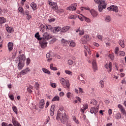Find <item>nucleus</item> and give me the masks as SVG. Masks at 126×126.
Masks as SVG:
<instances>
[{"label":"nucleus","mask_w":126,"mask_h":126,"mask_svg":"<svg viewBox=\"0 0 126 126\" xmlns=\"http://www.w3.org/2000/svg\"><path fill=\"white\" fill-rule=\"evenodd\" d=\"M95 3H97L98 5V10L101 12L104 8H106V1L105 0H94Z\"/></svg>","instance_id":"obj_2"},{"label":"nucleus","mask_w":126,"mask_h":126,"mask_svg":"<svg viewBox=\"0 0 126 126\" xmlns=\"http://www.w3.org/2000/svg\"><path fill=\"white\" fill-rule=\"evenodd\" d=\"M34 36L38 41H41L43 39V38H40V35H39V32H37Z\"/></svg>","instance_id":"obj_33"},{"label":"nucleus","mask_w":126,"mask_h":126,"mask_svg":"<svg viewBox=\"0 0 126 126\" xmlns=\"http://www.w3.org/2000/svg\"><path fill=\"white\" fill-rule=\"evenodd\" d=\"M42 29L44 30V29H46L47 31H49V30H51L52 31L53 28L52 27V26L50 25L47 24L46 26H42L41 27Z\"/></svg>","instance_id":"obj_10"},{"label":"nucleus","mask_w":126,"mask_h":126,"mask_svg":"<svg viewBox=\"0 0 126 126\" xmlns=\"http://www.w3.org/2000/svg\"><path fill=\"white\" fill-rule=\"evenodd\" d=\"M91 14L93 16V17H96L97 15H98V13L94 10L92 9L90 11Z\"/></svg>","instance_id":"obj_19"},{"label":"nucleus","mask_w":126,"mask_h":126,"mask_svg":"<svg viewBox=\"0 0 126 126\" xmlns=\"http://www.w3.org/2000/svg\"><path fill=\"white\" fill-rule=\"evenodd\" d=\"M49 5H50L51 8L52 9H54L55 10H58V4H57L56 2H54L52 0L49 1L48 2Z\"/></svg>","instance_id":"obj_4"},{"label":"nucleus","mask_w":126,"mask_h":126,"mask_svg":"<svg viewBox=\"0 0 126 126\" xmlns=\"http://www.w3.org/2000/svg\"><path fill=\"white\" fill-rule=\"evenodd\" d=\"M73 121H74V122L76 124H79V121L76 119V117H73Z\"/></svg>","instance_id":"obj_48"},{"label":"nucleus","mask_w":126,"mask_h":126,"mask_svg":"<svg viewBox=\"0 0 126 126\" xmlns=\"http://www.w3.org/2000/svg\"><path fill=\"white\" fill-rule=\"evenodd\" d=\"M119 47H116L115 49V55H117V56H119Z\"/></svg>","instance_id":"obj_45"},{"label":"nucleus","mask_w":126,"mask_h":126,"mask_svg":"<svg viewBox=\"0 0 126 126\" xmlns=\"http://www.w3.org/2000/svg\"><path fill=\"white\" fill-rule=\"evenodd\" d=\"M8 49L9 52L13 50V43L12 42H9L8 43Z\"/></svg>","instance_id":"obj_16"},{"label":"nucleus","mask_w":126,"mask_h":126,"mask_svg":"<svg viewBox=\"0 0 126 126\" xmlns=\"http://www.w3.org/2000/svg\"><path fill=\"white\" fill-rule=\"evenodd\" d=\"M44 105H45V100L41 99L39 103L38 107L39 109H43L44 107Z\"/></svg>","instance_id":"obj_14"},{"label":"nucleus","mask_w":126,"mask_h":126,"mask_svg":"<svg viewBox=\"0 0 126 126\" xmlns=\"http://www.w3.org/2000/svg\"><path fill=\"white\" fill-rule=\"evenodd\" d=\"M46 58L47 59V62H48V63L52 62V60H53V58H52V56H51V54L50 53H47L46 54Z\"/></svg>","instance_id":"obj_22"},{"label":"nucleus","mask_w":126,"mask_h":126,"mask_svg":"<svg viewBox=\"0 0 126 126\" xmlns=\"http://www.w3.org/2000/svg\"><path fill=\"white\" fill-rule=\"evenodd\" d=\"M60 82L64 88H69V81L65 80L63 78L60 79Z\"/></svg>","instance_id":"obj_3"},{"label":"nucleus","mask_w":126,"mask_h":126,"mask_svg":"<svg viewBox=\"0 0 126 126\" xmlns=\"http://www.w3.org/2000/svg\"><path fill=\"white\" fill-rule=\"evenodd\" d=\"M84 34V31L83 30L79 31V35H82Z\"/></svg>","instance_id":"obj_59"},{"label":"nucleus","mask_w":126,"mask_h":126,"mask_svg":"<svg viewBox=\"0 0 126 126\" xmlns=\"http://www.w3.org/2000/svg\"><path fill=\"white\" fill-rule=\"evenodd\" d=\"M84 38H85V39H86V41H89V35H88V34H86V35H84Z\"/></svg>","instance_id":"obj_56"},{"label":"nucleus","mask_w":126,"mask_h":126,"mask_svg":"<svg viewBox=\"0 0 126 126\" xmlns=\"http://www.w3.org/2000/svg\"><path fill=\"white\" fill-rule=\"evenodd\" d=\"M99 84L100 85V88H104V80H100L99 82Z\"/></svg>","instance_id":"obj_38"},{"label":"nucleus","mask_w":126,"mask_h":126,"mask_svg":"<svg viewBox=\"0 0 126 126\" xmlns=\"http://www.w3.org/2000/svg\"><path fill=\"white\" fill-rule=\"evenodd\" d=\"M18 10L21 12V13H24V9L22 7H18Z\"/></svg>","instance_id":"obj_44"},{"label":"nucleus","mask_w":126,"mask_h":126,"mask_svg":"<svg viewBox=\"0 0 126 126\" xmlns=\"http://www.w3.org/2000/svg\"><path fill=\"white\" fill-rule=\"evenodd\" d=\"M105 67L107 69L108 72H111L112 71V63L110 62L108 64H106Z\"/></svg>","instance_id":"obj_12"},{"label":"nucleus","mask_w":126,"mask_h":126,"mask_svg":"<svg viewBox=\"0 0 126 126\" xmlns=\"http://www.w3.org/2000/svg\"><path fill=\"white\" fill-rule=\"evenodd\" d=\"M68 118L65 113H62L58 112L56 117V119L59 122H61L62 124H65L66 121H67Z\"/></svg>","instance_id":"obj_1"},{"label":"nucleus","mask_w":126,"mask_h":126,"mask_svg":"<svg viewBox=\"0 0 126 126\" xmlns=\"http://www.w3.org/2000/svg\"><path fill=\"white\" fill-rule=\"evenodd\" d=\"M62 43H63V44H65V45H67V44H68V41L63 38L61 40Z\"/></svg>","instance_id":"obj_43"},{"label":"nucleus","mask_w":126,"mask_h":126,"mask_svg":"<svg viewBox=\"0 0 126 126\" xmlns=\"http://www.w3.org/2000/svg\"><path fill=\"white\" fill-rule=\"evenodd\" d=\"M125 55H126V53H125V52L124 51L120 52L119 56H121V57H125Z\"/></svg>","instance_id":"obj_46"},{"label":"nucleus","mask_w":126,"mask_h":126,"mask_svg":"<svg viewBox=\"0 0 126 126\" xmlns=\"http://www.w3.org/2000/svg\"><path fill=\"white\" fill-rule=\"evenodd\" d=\"M6 22V19L3 17H0V24H3V23H5Z\"/></svg>","instance_id":"obj_27"},{"label":"nucleus","mask_w":126,"mask_h":126,"mask_svg":"<svg viewBox=\"0 0 126 126\" xmlns=\"http://www.w3.org/2000/svg\"><path fill=\"white\" fill-rule=\"evenodd\" d=\"M31 6L33 10H36L37 9V5L35 2H32L31 4Z\"/></svg>","instance_id":"obj_25"},{"label":"nucleus","mask_w":126,"mask_h":126,"mask_svg":"<svg viewBox=\"0 0 126 126\" xmlns=\"http://www.w3.org/2000/svg\"><path fill=\"white\" fill-rule=\"evenodd\" d=\"M118 107L119 109H120L121 113H123V114H125V111L126 110V109H125L124 107L121 104H119L118 105Z\"/></svg>","instance_id":"obj_24"},{"label":"nucleus","mask_w":126,"mask_h":126,"mask_svg":"<svg viewBox=\"0 0 126 126\" xmlns=\"http://www.w3.org/2000/svg\"><path fill=\"white\" fill-rule=\"evenodd\" d=\"M66 96H67V98H68V99H69V98H71V97H72V96H73V94L70 92H68L66 94Z\"/></svg>","instance_id":"obj_41"},{"label":"nucleus","mask_w":126,"mask_h":126,"mask_svg":"<svg viewBox=\"0 0 126 126\" xmlns=\"http://www.w3.org/2000/svg\"><path fill=\"white\" fill-rule=\"evenodd\" d=\"M75 98L76 100H77V101H79L80 102H81V99L80 98V97L76 96Z\"/></svg>","instance_id":"obj_63"},{"label":"nucleus","mask_w":126,"mask_h":126,"mask_svg":"<svg viewBox=\"0 0 126 126\" xmlns=\"http://www.w3.org/2000/svg\"><path fill=\"white\" fill-rule=\"evenodd\" d=\"M55 20H56V19L54 18H50L48 19V21H49L50 22H54V21H55Z\"/></svg>","instance_id":"obj_53"},{"label":"nucleus","mask_w":126,"mask_h":126,"mask_svg":"<svg viewBox=\"0 0 126 126\" xmlns=\"http://www.w3.org/2000/svg\"><path fill=\"white\" fill-rule=\"evenodd\" d=\"M9 97L10 99H11V100H12V101H13V100H14V96H13V95L11 94V95H9Z\"/></svg>","instance_id":"obj_61"},{"label":"nucleus","mask_w":126,"mask_h":126,"mask_svg":"<svg viewBox=\"0 0 126 126\" xmlns=\"http://www.w3.org/2000/svg\"><path fill=\"white\" fill-rule=\"evenodd\" d=\"M1 126H8V125H7V123H5V122H2L1 124Z\"/></svg>","instance_id":"obj_64"},{"label":"nucleus","mask_w":126,"mask_h":126,"mask_svg":"<svg viewBox=\"0 0 126 126\" xmlns=\"http://www.w3.org/2000/svg\"><path fill=\"white\" fill-rule=\"evenodd\" d=\"M68 64L69 65H72V64H73V61L71 60H68Z\"/></svg>","instance_id":"obj_47"},{"label":"nucleus","mask_w":126,"mask_h":126,"mask_svg":"<svg viewBox=\"0 0 126 126\" xmlns=\"http://www.w3.org/2000/svg\"><path fill=\"white\" fill-rule=\"evenodd\" d=\"M63 12H64V10L60 8L57 10V13H58V14H63Z\"/></svg>","instance_id":"obj_29"},{"label":"nucleus","mask_w":126,"mask_h":126,"mask_svg":"<svg viewBox=\"0 0 126 126\" xmlns=\"http://www.w3.org/2000/svg\"><path fill=\"white\" fill-rule=\"evenodd\" d=\"M24 66V62H19L18 68L19 70L22 69Z\"/></svg>","instance_id":"obj_21"},{"label":"nucleus","mask_w":126,"mask_h":126,"mask_svg":"<svg viewBox=\"0 0 126 126\" xmlns=\"http://www.w3.org/2000/svg\"><path fill=\"white\" fill-rule=\"evenodd\" d=\"M65 73H66V74H69V75H72V72L69 70H65Z\"/></svg>","instance_id":"obj_49"},{"label":"nucleus","mask_w":126,"mask_h":126,"mask_svg":"<svg viewBox=\"0 0 126 126\" xmlns=\"http://www.w3.org/2000/svg\"><path fill=\"white\" fill-rule=\"evenodd\" d=\"M52 101L55 102V101H60V97L59 96H55L53 97Z\"/></svg>","instance_id":"obj_36"},{"label":"nucleus","mask_w":126,"mask_h":126,"mask_svg":"<svg viewBox=\"0 0 126 126\" xmlns=\"http://www.w3.org/2000/svg\"><path fill=\"white\" fill-rule=\"evenodd\" d=\"M31 62V60H30V58L27 59L26 63L27 65H28V64L30 63Z\"/></svg>","instance_id":"obj_55"},{"label":"nucleus","mask_w":126,"mask_h":126,"mask_svg":"<svg viewBox=\"0 0 126 126\" xmlns=\"http://www.w3.org/2000/svg\"><path fill=\"white\" fill-rule=\"evenodd\" d=\"M85 21L88 22V23H90L91 22V20H90L89 18L85 17Z\"/></svg>","instance_id":"obj_51"},{"label":"nucleus","mask_w":126,"mask_h":126,"mask_svg":"<svg viewBox=\"0 0 126 126\" xmlns=\"http://www.w3.org/2000/svg\"><path fill=\"white\" fill-rule=\"evenodd\" d=\"M92 66L94 69V71L97 70V64L96 63V61L94 60L92 63Z\"/></svg>","instance_id":"obj_20"},{"label":"nucleus","mask_w":126,"mask_h":126,"mask_svg":"<svg viewBox=\"0 0 126 126\" xmlns=\"http://www.w3.org/2000/svg\"><path fill=\"white\" fill-rule=\"evenodd\" d=\"M79 80L81 81V80H83L85 79V76L83 74H81L80 76H78Z\"/></svg>","instance_id":"obj_40"},{"label":"nucleus","mask_w":126,"mask_h":126,"mask_svg":"<svg viewBox=\"0 0 126 126\" xmlns=\"http://www.w3.org/2000/svg\"><path fill=\"white\" fill-rule=\"evenodd\" d=\"M12 122L13 123V125L14 126H21V125L15 119V118H13L12 119Z\"/></svg>","instance_id":"obj_15"},{"label":"nucleus","mask_w":126,"mask_h":126,"mask_svg":"<svg viewBox=\"0 0 126 126\" xmlns=\"http://www.w3.org/2000/svg\"><path fill=\"white\" fill-rule=\"evenodd\" d=\"M109 57L111 60V61H114V54H109Z\"/></svg>","instance_id":"obj_52"},{"label":"nucleus","mask_w":126,"mask_h":126,"mask_svg":"<svg viewBox=\"0 0 126 126\" xmlns=\"http://www.w3.org/2000/svg\"><path fill=\"white\" fill-rule=\"evenodd\" d=\"M107 9H108V10L111 11H115V12H119V8H118V6L115 5L110 6L109 7L107 8Z\"/></svg>","instance_id":"obj_5"},{"label":"nucleus","mask_w":126,"mask_h":126,"mask_svg":"<svg viewBox=\"0 0 126 126\" xmlns=\"http://www.w3.org/2000/svg\"><path fill=\"white\" fill-rule=\"evenodd\" d=\"M99 109H100V107L99 105H97L95 108V107H92L91 108V114H94V115H96L98 112H99Z\"/></svg>","instance_id":"obj_6"},{"label":"nucleus","mask_w":126,"mask_h":126,"mask_svg":"<svg viewBox=\"0 0 126 126\" xmlns=\"http://www.w3.org/2000/svg\"><path fill=\"white\" fill-rule=\"evenodd\" d=\"M119 44L122 48H125V47H126V45H125V41L123 40H119Z\"/></svg>","instance_id":"obj_26"},{"label":"nucleus","mask_w":126,"mask_h":126,"mask_svg":"<svg viewBox=\"0 0 126 126\" xmlns=\"http://www.w3.org/2000/svg\"><path fill=\"white\" fill-rule=\"evenodd\" d=\"M6 30L8 33H11L13 31L12 27H7L6 28Z\"/></svg>","instance_id":"obj_28"},{"label":"nucleus","mask_w":126,"mask_h":126,"mask_svg":"<svg viewBox=\"0 0 126 126\" xmlns=\"http://www.w3.org/2000/svg\"><path fill=\"white\" fill-rule=\"evenodd\" d=\"M12 109L14 112L16 114V115H18V109H17V107L14 105H13L12 107Z\"/></svg>","instance_id":"obj_23"},{"label":"nucleus","mask_w":126,"mask_h":126,"mask_svg":"<svg viewBox=\"0 0 126 126\" xmlns=\"http://www.w3.org/2000/svg\"><path fill=\"white\" fill-rule=\"evenodd\" d=\"M50 68L52 70H58V68L56 67H54V64L51 63L50 65Z\"/></svg>","instance_id":"obj_31"},{"label":"nucleus","mask_w":126,"mask_h":126,"mask_svg":"<svg viewBox=\"0 0 126 126\" xmlns=\"http://www.w3.org/2000/svg\"><path fill=\"white\" fill-rule=\"evenodd\" d=\"M50 111H52L53 112L55 111V105H53L51 106Z\"/></svg>","instance_id":"obj_58"},{"label":"nucleus","mask_w":126,"mask_h":126,"mask_svg":"<svg viewBox=\"0 0 126 126\" xmlns=\"http://www.w3.org/2000/svg\"><path fill=\"white\" fill-rule=\"evenodd\" d=\"M76 17H77V15H73L69 16V19H76Z\"/></svg>","instance_id":"obj_42"},{"label":"nucleus","mask_w":126,"mask_h":126,"mask_svg":"<svg viewBox=\"0 0 126 126\" xmlns=\"http://www.w3.org/2000/svg\"><path fill=\"white\" fill-rule=\"evenodd\" d=\"M68 44H69V46H70V47H75V42H74V41H68Z\"/></svg>","instance_id":"obj_32"},{"label":"nucleus","mask_w":126,"mask_h":126,"mask_svg":"<svg viewBox=\"0 0 126 126\" xmlns=\"http://www.w3.org/2000/svg\"><path fill=\"white\" fill-rule=\"evenodd\" d=\"M76 6H77V3H75L71 5L69 7L67 8V10H72L73 11V10H75V9H76Z\"/></svg>","instance_id":"obj_9"},{"label":"nucleus","mask_w":126,"mask_h":126,"mask_svg":"<svg viewBox=\"0 0 126 126\" xmlns=\"http://www.w3.org/2000/svg\"><path fill=\"white\" fill-rule=\"evenodd\" d=\"M50 39H52V34L48 33H45L43 34L42 40H50Z\"/></svg>","instance_id":"obj_8"},{"label":"nucleus","mask_w":126,"mask_h":126,"mask_svg":"<svg viewBox=\"0 0 126 126\" xmlns=\"http://www.w3.org/2000/svg\"><path fill=\"white\" fill-rule=\"evenodd\" d=\"M69 29H70V27L69 26L63 27L62 29H61V32H67Z\"/></svg>","instance_id":"obj_17"},{"label":"nucleus","mask_w":126,"mask_h":126,"mask_svg":"<svg viewBox=\"0 0 126 126\" xmlns=\"http://www.w3.org/2000/svg\"><path fill=\"white\" fill-rule=\"evenodd\" d=\"M84 48L85 50H84L85 52V55L86 57H87V54H88L90 55H91V51H90V49H89V48H88V46L84 45Z\"/></svg>","instance_id":"obj_11"},{"label":"nucleus","mask_w":126,"mask_h":126,"mask_svg":"<svg viewBox=\"0 0 126 126\" xmlns=\"http://www.w3.org/2000/svg\"><path fill=\"white\" fill-rule=\"evenodd\" d=\"M61 28L59 27H56L52 28V30L51 31H52V32L54 34H57V33H58V32H59V31H61Z\"/></svg>","instance_id":"obj_13"},{"label":"nucleus","mask_w":126,"mask_h":126,"mask_svg":"<svg viewBox=\"0 0 126 126\" xmlns=\"http://www.w3.org/2000/svg\"><path fill=\"white\" fill-rule=\"evenodd\" d=\"M35 89H36V90H38V89H39V83H38V82L35 83Z\"/></svg>","instance_id":"obj_50"},{"label":"nucleus","mask_w":126,"mask_h":126,"mask_svg":"<svg viewBox=\"0 0 126 126\" xmlns=\"http://www.w3.org/2000/svg\"><path fill=\"white\" fill-rule=\"evenodd\" d=\"M115 118L117 120H119V119H121L122 118V115H121V113H118L116 114Z\"/></svg>","instance_id":"obj_39"},{"label":"nucleus","mask_w":126,"mask_h":126,"mask_svg":"<svg viewBox=\"0 0 126 126\" xmlns=\"http://www.w3.org/2000/svg\"><path fill=\"white\" fill-rule=\"evenodd\" d=\"M111 20H112V19H111V17L110 16H106L105 18V22H111Z\"/></svg>","instance_id":"obj_30"},{"label":"nucleus","mask_w":126,"mask_h":126,"mask_svg":"<svg viewBox=\"0 0 126 126\" xmlns=\"http://www.w3.org/2000/svg\"><path fill=\"white\" fill-rule=\"evenodd\" d=\"M97 103L98 102L96 100H95V99H93L92 100H91L90 104H93V105L96 106Z\"/></svg>","instance_id":"obj_34"},{"label":"nucleus","mask_w":126,"mask_h":126,"mask_svg":"<svg viewBox=\"0 0 126 126\" xmlns=\"http://www.w3.org/2000/svg\"><path fill=\"white\" fill-rule=\"evenodd\" d=\"M51 86L53 88H56L57 87V84L56 83H52L51 84Z\"/></svg>","instance_id":"obj_60"},{"label":"nucleus","mask_w":126,"mask_h":126,"mask_svg":"<svg viewBox=\"0 0 126 126\" xmlns=\"http://www.w3.org/2000/svg\"><path fill=\"white\" fill-rule=\"evenodd\" d=\"M97 37L98 38V39H99L101 41H102V40L103 39V36L100 34H98L97 36Z\"/></svg>","instance_id":"obj_54"},{"label":"nucleus","mask_w":126,"mask_h":126,"mask_svg":"<svg viewBox=\"0 0 126 126\" xmlns=\"http://www.w3.org/2000/svg\"><path fill=\"white\" fill-rule=\"evenodd\" d=\"M121 83H122V84H126V78H124V79L122 81Z\"/></svg>","instance_id":"obj_62"},{"label":"nucleus","mask_w":126,"mask_h":126,"mask_svg":"<svg viewBox=\"0 0 126 126\" xmlns=\"http://www.w3.org/2000/svg\"><path fill=\"white\" fill-rule=\"evenodd\" d=\"M42 71H43V72H44V73H46L47 74H51V72H50L49 70L46 69L45 68H43Z\"/></svg>","instance_id":"obj_35"},{"label":"nucleus","mask_w":126,"mask_h":126,"mask_svg":"<svg viewBox=\"0 0 126 126\" xmlns=\"http://www.w3.org/2000/svg\"><path fill=\"white\" fill-rule=\"evenodd\" d=\"M29 71V69L26 68V69L23 70L21 72V74H26L27 73V72Z\"/></svg>","instance_id":"obj_37"},{"label":"nucleus","mask_w":126,"mask_h":126,"mask_svg":"<svg viewBox=\"0 0 126 126\" xmlns=\"http://www.w3.org/2000/svg\"><path fill=\"white\" fill-rule=\"evenodd\" d=\"M26 59V58L25 57V55H24V54H22L19 58V62H21L22 63H24Z\"/></svg>","instance_id":"obj_18"},{"label":"nucleus","mask_w":126,"mask_h":126,"mask_svg":"<svg viewBox=\"0 0 126 126\" xmlns=\"http://www.w3.org/2000/svg\"><path fill=\"white\" fill-rule=\"evenodd\" d=\"M83 109L85 110H87V109H88V105L87 104L84 105L83 107Z\"/></svg>","instance_id":"obj_57"},{"label":"nucleus","mask_w":126,"mask_h":126,"mask_svg":"<svg viewBox=\"0 0 126 126\" xmlns=\"http://www.w3.org/2000/svg\"><path fill=\"white\" fill-rule=\"evenodd\" d=\"M39 44L41 47V48H46L47 47V45L48 42L46 40V39H41L39 42Z\"/></svg>","instance_id":"obj_7"}]
</instances>
